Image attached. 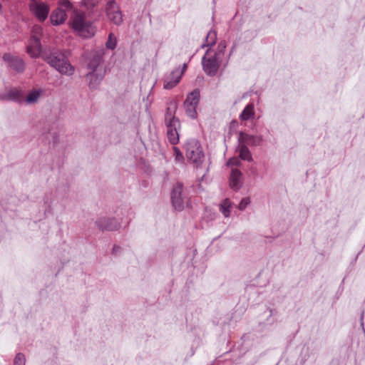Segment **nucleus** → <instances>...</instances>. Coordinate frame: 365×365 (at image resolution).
<instances>
[{
  "label": "nucleus",
  "mask_w": 365,
  "mask_h": 365,
  "mask_svg": "<svg viewBox=\"0 0 365 365\" xmlns=\"http://www.w3.org/2000/svg\"><path fill=\"white\" fill-rule=\"evenodd\" d=\"M70 24L72 29L83 38H91L96 33V27L86 19L83 12L73 11L71 16Z\"/></svg>",
  "instance_id": "f257e3e1"
},
{
  "label": "nucleus",
  "mask_w": 365,
  "mask_h": 365,
  "mask_svg": "<svg viewBox=\"0 0 365 365\" xmlns=\"http://www.w3.org/2000/svg\"><path fill=\"white\" fill-rule=\"evenodd\" d=\"M103 62V54L101 52H95L92 54L88 64L89 71L86 75L89 87L96 88L100 82L103 80L104 71L101 66Z\"/></svg>",
  "instance_id": "f03ea898"
},
{
  "label": "nucleus",
  "mask_w": 365,
  "mask_h": 365,
  "mask_svg": "<svg viewBox=\"0 0 365 365\" xmlns=\"http://www.w3.org/2000/svg\"><path fill=\"white\" fill-rule=\"evenodd\" d=\"M177 109L175 103H170L165 114V125L167 127V136L169 142L173 145H176L179 142V130L180 123L179 120L175 117V113Z\"/></svg>",
  "instance_id": "7ed1b4c3"
},
{
  "label": "nucleus",
  "mask_w": 365,
  "mask_h": 365,
  "mask_svg": "<svg viewBox=\"0 0 365 365\" xmlns=\"http://www.w3.org/2000/svg\"><path fill=\"white\" fill-rule=\"evenodd\" d=\"M48 63L65 76H71L74 73L75 68L63 53H53L46 58Z\"/></svg>",
  "instance_id": "20e7f679"
},
{
  "label": "nucleus",
  "mask_w": 365,
  "mask_h": 365,
  "mask_svg": "<svg viewBox=\"0 0 365 365\" xmlns=\"http://www.w3.org/2000/svg\"><path fill=\"white\" fill-rule=\"evenodd\" d=\"M222 56V50L214 53H212L210 49L207 51L205 56L202 58V66L204 72L207 76H216L221 63Z\"/></svg>",
  "instance_id": "39448f33"
},
{
  "label": "nucleus",
  "mask_w": 365,
  "mask_h": 365,
  "mask_svg": "<svg viewBox=\"0 0 365 365\" xmlns=\"http://www.w3.org/2000/svg\"><path fill=\"white\" fill-rule=\"evenodd\" d=\"M185 153L190 163L198 168L204 160V153L200 142L195 139L189 140L185 145Z\"/></svg>",
  "instance_id": "423d86ee"
},
{
  "label": "nucleus",
  "mask_w": 365,
  "mask_h": 365,
  "mask_svg": "<svg viewBox=\"0 0 365 365\" xmlns=\"http://www.w3.org/2000/svg\"><path fill=\"white\" fill-rule=\"evenodd\" d=\"M29 9L31 14L39 22H43L48 18L50 11L49 5L39 0H30Z\"/></svg>",
  "instance_id": "0eeeda50"
},
{
  "label": "nucleus",
  "mask_w": 365,
  "mask_h": 365,
  "mask_svg": "<svg viewBox=\"0 0 365 365\" xmlns=\"http://www.w3.org/2000/svg\"><path fill=\"white\" fill-rule=\"evenodd\" d=\"M106 13L108 19L117 26L123 23V14L115 0H108Z\"/></svg>",
  "instance_id": "6e6552de"
},
{
  "label": "nucleus",
  "mask_w": 365,
  "mask_h": 365,
  "mask_svg": "<svg viewBox=\"0 0 365 365\" xmlns=\"http://www.w3.org/2000/svg\"><path fill=\"white\" fill-rule=\"evenodd\" d=\"M200 99V91L198 90H194L187 96L184 103V107L185 109L186 114L190 118L194 119L197 117L196 108L199 103Z\"/></svg>",
  "instance_id": "1a4fd4ad"
},
{
  "label": "nucleus",
  "mask_w": 365,
  "mask_h": 365,
  "mask_svg": "<svg viewBox=\"0 0 365 365\" xmlns=\"http://www.w3.org/2000/svg\"><path fill=\"white\" fill-rule=\"evenodd\" d=\"M182 186L180 184L175 185L171 193V200L174 208L177 210H182L184 208V199L182 196Z\"/></svg>",
  "instance_id": "9d476101"
},
{
  "label": "nucleus",
  "mask_w": 365,
  "mask_h": 365,
  "mask_svg": "<svg viewBox=\"0 0 365 365\" xmlns=\"http://www.w3.org/2000/svg\"><path fill=\"white\" fill-rule=\"evenodd\" d=\"M182 78V71L176 68L170 72L164 79L163 88L169 90L178 85Z\"/></svg>",
  "instance_id": "9b49d317"
},
{
  "label": "nucleus",
  "mask_w": 365,
  "mask_h": 365,
  "mask_svg": "<svg viewBox=\"0 0 365 365\" xmlns=\"http://www.w3.org/2000/svg\"><path fill=\"white\" fill-rule=\"evenodd\" d=\"M3 59L9 63V66L16 72L21 73L24 71L25 65L23 60L10 53H5Z\"/></svg>",
  "instance_id": "f8f14e48"
},
{
  "label": "nucleus",
  "mask_w": 365,
  "mask_h": 365,
  "mask_svg": "<svg viewBox=\"0 0 365 365\" xmlns=\"http://www.w3.org/2000/svg\"><path fill=\"white\" fill-rule=\"evenodd\" d=\"M98 227L102 230H117L120 225L114 218L100 217L96 222Z\"/></svg>",
  "instance_id": "ddd939ff"
},
{
  "label": "nucleus",
  "mask_w": 365,
  "mask_h": 365,
  "mask_svg": "<svg viewBox=\"0 0 365 365\" xmlns=\"http://www.w3.org/2000/svg\"><path fill=\"white\" fill-rule=\"evenodd\" d=\"M45 91L41 88H34L27 94L25 102L28 105L36 104L44 95Z\"/></svg>",
  "instance_id": "4468645a"
},
{
  "label": "nucleus",
  "mask_w": 365,
  "mask_h": 365,
  "mask_svg": "<svg viewBox=\"0 0 365 365\" xmlns=\"http://www.w3.org/2000/svg\"><path fill=\"white\" fill-rule=\"evenodd\" d=\"M67 19V14L61 9H54L50 15V21L53 26H58L65 22Z\"/></svg>",
  "instance_id": "2eb2a0df"
},
{
  "label": "nucleus",
  "mask_w": 365,
  "mask_h": 365,
  "mask_svg": "<svg viewBox=\"0 0 365 365\" xmlns=\"http://www.w3.org/2000/svg\"><path fill=\"white\" fill-rule=\"evenodd\" d=\"M41 51L40 40L38 38H30L27 46V52L32 58L38 57Z\"/></svg>",
  "instance_id": "dca6fc26"
},
{
  "label": "nucleus",
  "mask_w": 365,
  "mask_h": 365,
  "mask_svg": "<svg viewBox=\"0 0 365 365\" xmlns=\"http://www.w3.org/2000/svg\"><path fill=\"white\" fill-rule=\"evenodd\" d=\"M2 100L11 101L20 103L22 99L21 91L17 88L9 90L4 95H1Z\"/></svg>",
  "instance_id": "f3484780"
},
{
  "label": "nucleus",
  "mask_w": 365,
  "mask_h": 365,
  "mask_svg": "<svg viewBox=\"0 0 365 365\" xmlns=\"http://www.w3.org/2000/svg\"><path fill=\"white\" fill-rule=\"evenodd\" d=\"M242 173L237 169H233L230 174V185L233 190H237L240 189L242 185Z\"/></svg>",
  "instance_id": "a211bd4d"
},
{
  "label": "nucleus",
  "mask_w": 365,
  "mask_h": 365,
  "mask_svg": "<svg viewBox=\"0 0 365 365\" xmlns=\"http://www.w3.org/2000/svg\"><path fill=\"white\" fill-rule=\"evenodd\" d=\"M238 141L240 144H248L252 145H257L261 142V138L259 137H256L253 135H250L248 134L240 133L238 138Z\"/></svg>",
  "instance_id": "6ab92c4d"
},
{
  "label": "nucleus",
  "mask_w": 365,
  "mask_h": 365,
  "mask_svg": "<svg viewBox=\"0 0 365 365\" xmlns=\"http://www.w3.org/2000/svg\"><path fill=\"white\" fill-rule=\"evenodd\" d=\"M237 150L242 160H247L249 162L252 160V155L246 145L239 143Z\"/></svg>",
  "instance_id": "aec40b11"
},
{
  "label": "nucleus",
  "mask_w": 365,
  "mask_h": 365,
  "mask_svg": "<svg viewBox=\"0 0 365 365\" xmlns=\"http://www.w3.org/2000/svg\"><path fill=\"white\" fill-rule=\"evenodd\" d=\"M255 115L253 104H248L240 114V118L242 120H247Z\"/></svg>",
  "instance_id": "412c9836"
},
{
  "label": "nucleus",
  "mask_w": 365,
  "mask_h": 365,
  "mask_svg": "<svg viewBox=\"0 0 365 365\" xmlns=\"http://www.w3.org/2000/svg\"><path fill=\"white\" fill-rule=\"evenodd\" d=\"M231 202L229 199L224 200L220 205V210L225 217L230 215Z\"/></svg>",
  "instance_id": "4be33fe9"
},
{
  "label": "nucleus",
  "mask_w": 365,
  "mask_h": 365,
  "mask_svg": "<svg viewBox=\"0 0 365 365\" xmlns=\"http://www.w3.org/2000/svg\"><path fill=\"white\" fill-rule=\"evenodd\" d=\"M217 41V34L215 31H210L206 36L205 43L202 45V47L212 46Z\"/></svg>",
  "instance_id": "5701e85b"
},
{
  "label": "nucleus",
  "mask_w": 365,
  "mask_h": 365,
  "mask_svg": "<svg viewBox=\"0 0 365 365\" xmlns=\"http://www.w3.org/2000/svg\"><path fill=\"white\" fill-rule=\"evenodd\" d=\"M42 31L43 29L40 25H34L31 30V38H38L40 40L42 35Z\"/></svg>",
  "instance_id": "b1692460"
},
{
  "label": "nucleus",
  "mask_w": 365,
  "mask_h": 365,
  "mask_svg": "<svg viewBox=\"0 0 365 365\" xmlns=\"http://www.w3.org/2000/svg\"><path fill=\"white\" fill-rule=\"evenodd\" d=\"M117 40L112 33L109 34L108 39L106 42V47L109 49L113 50L116 47Z\"/></svg>",
  "instance_id": "393cba45"
},
{
  "label": "nucleus",
  "mask_w": 365,
  "mask_h": 365,
  "mask_svg": "<svg viewBox=\"0 0 365 365\" xmlns=\"http://www.w3.org/2000/svg\"><path fill=\"white\" fill-rule=\"evenodd\" d=\"M25 356L21 353L17 354L14 361V365H25Z\"/></svg>",
  "instance_id": "a878e982"
},
{
  "label": "nucleus",
  "mask_w": 365,
  "mask_h": 365,
  "mask_svg": "<svg viewBox=\"0 0 365 365\" xmlns=\"http://www.w3.org/2000/svg\"><path fill=\"white\" fill-rule=\"evenodd\" d=\"M71 8V4L68 0H60L58 2V6L57 9H61L66 11Z\"/></svg>",
  "instance_id": "bb28decb"
},
{
  "label": "nucleus",
  "mask_w": 365,
  "mask_h": 365,
  "mask_svg": "<svg viewBox=\"0 0 365 365\" xmlns=\"http://www.w3.org/2000/svg\"><path fill=\"white\" fill-rule=\"evenodd\" d=\"M173 151H174V155H175V161H177L178 163H182L183 160H184V157H183L182 153L180 152V149L174 146Z\"/></svg>",
  "instance_id": "cd10ccee"
},
{
  "label": "nucleus",
  "mask_w": 365,
  "mask_h": 365,
  "mask_svg": "<svg viewBox=\"0 0 365 365\" xmlns=\"http://www.w3.org/2000/svg\"><path fill=\"white\" fill-rule=\"evenodd\" d=\"M101 0H83L84 6L88 9H93L95 7Z\"/></svg>",
  "instance_id": "c85d7f7f"
},
{
  "label": "nucleus",
  "mask_w": 365,
  "mask_h": 365,
  "mask_svg": "<svg viewBox=\"0 0 365 365\" xmlns=\"http://www.w3.org/2000/svg\"><path fill=\"white\" fill-rule=\"evenodd\" d=\"M250 203V197H245L243 198L239 205H238V208L239 210H244L247 206Z\"/></svg>",
  "instance_id": "c756f323"
},
{
  "label": "nucleus",
  "mask_w": 365,
  "mask_h": 365,
  "mask_svg": "<svg viewBox=\"0 0 365 365\" xmlns=\"http://www.w3.org/2000/svg\"><path fill=\"white\" fill-rule=\"evenodd\" d=\"M227 164L228 166H239L240 165V160L238 158L234 157L230 158Z\"/></svg>",
  "instance_id": "7c9ffc66"
},
{
  "label": "nucleus",
  "mask_w": 365,
  "mask_h": 365,
  "mask_svg": "<svg viewBox=\"0 0 365 365\" xmlns=\"http://www.w3.org/2000/svg\"><path fill=\"white\" fill-rule=\"evenodd\" d=\"M180 69V71H182V76L183 75L184 72L185 71V70L187 69V64L186 63H184L182 65V67L180 68H178Z\"/></svg>",
  "instance_id": "2f4dec72"
},
{
  "label": "nucleus",
  "mask_w": 365,
  "mask_h": 365,
  "mask_svg": "<svg viewBox=\"0 0 365 365\" xmlns=\"http://www.w3.org/2000/svg\"><path fill=\"white\" fill-rule=\"evenodd\" d=\"M0 100H2V96H1V95H0Z\"/></svg>",
  "instance_id": "473e14b6"
}]
</instances>
